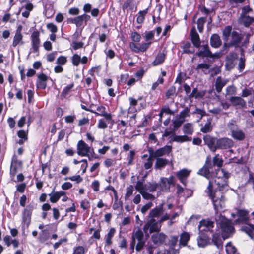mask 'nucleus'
I'll return each instance as SVG.
<instances>
[{"label": "nucleus", "instance_id": "obj_14", "mask_svg": "<svg viewBox=\"0 0 254 254\" xmlns=\"http://www.w3.org/2000/svg\"><path fill=\"white\" fill-rule=\"evenodd\" d=\"M231 41L227 44L225 43V47L235 46L237 47L241 41L242 37L236 31H233L231 33Z\"/></svg>", "mask_w": 254, "mask_h": 254}, {"label": "nucleus", "instance_id": "obj_25", "mask_svg": "<svg viewBox=\"0 0 254 254\" xmlns=\"http://www.w3.org/2000/svg\"><path fill=\"white\" fill-rule=\"evenodd\" d=\"M132 241L136 243V241L143 240L144 234L140 228L135 229L132 234Z\"/></svg>", "mask_w": 254, "mask_h": 254}, {"label": "nucleus", "instance_id": "obj_13", "mask_svg": "<svg viewBox=\"0 0 254 254\" xmlns=\"http://www.w3.org/2000/svg\"><path fill=\"white\" fill-rule=\"evenodd\" d=\"M214 222L209 220H201L198 226V229L200 232L211 231L212 232V228L214 227Z\"/></svg>", "mask_w": 254, "mask_h": 254}, {"label": "nucleus", "instance_id": "obj_52", "mask_svg": "<svg viewBox=\"0 0 254 254\" xmlns=\"http://www.w3.org/2000/svg\"><path fill=\"white\" fill-rule=\"evenodd\" d=\"M190 116V109L188 107H186L183 110H182L179 114L178 117L184 121H185V118L187 117Z\"/></svg>", "mask_w": 254, "mask_h": 254}, {"label": "nucleus", "instance_id": "obj_19", "mask_svg": "<svg viewBox=\"0 0 254 254\" xmlns=\"http://www.w3.org/2000/svg\"><path fill=\"white\" fill-rule=\"evenodd\" d=\"M163 204H161L156 207L155 208L152 209L148 216V219H159L158 218L160 215L163 212Z\"/></svg>", "mask_w": 254, "mask_h": 254}, {"label": "nucleus", "instance_id": "obj_37", "mask_svg": "<svg viewBox=\"0 0 254 254\" xmlns=\"http://www.w3.org/2000/svg\"><path fill=\"white\" fill-rule=\"evenodd\" d=\"M226 83L227 82L223 80L220 77H217L215 82V88L217 92L218 93L220 92Z\"/></svg>", "mask_w": 254, "mask_h": 254}, {"label": "nucleus", "instance_id": "obj_61", "mask_svg": "<svg viewBox=\"0 0 254 254\" xmlns=\"http://www.w3.org/2000/svg\"><path fill=\"white\" fill-rule=\"evenodd\" d=\"M135 249L136 251L139 252L144 247L145 245V241L144 240H141L139 241H136V243Z\"/></svg>", "mask_w": 254, "mask_h": 254}, {"label": "nucleus", "instance_id": "obj_62", "mask_svg": "<svg viewBox=\"0 0 254 254\" xmlns=\"http://www.w3.org/2000/svg\"><path fill=\"white\" fill-rule=\"evenodd\" d=\"M153 206V203L151 202H148L143 205L141 208V212L143 214H145L146 212Z\"/></svg>", "mask_w": 254, "mask_h": 254}, {"label": "nucleus", "instance_id": "obj_20", "mask_svg": "<svg viewBox=\"0 0 254 254\" xmlns=\"http://www.w3.org/2000/svg\"><path fill=\"white\" fill-rule=\"evenodd\" d=\"M217 139L212 138L209 136H206L204 137L205 143L213 152H215L217 149Z\"/></svg>", "mask_w": 254, "mask_h": 254}, {"label": "nucleus", "instance_id": "obj_51", "mask_svg": "<svg viewBox=\"0 0 254 254\" xmlns=\"http://www.w3.org/2000/svg\"><path fill=\"white\" fill-rule=\"evenodd\" d=\"M185 121H184L183 120V119L182 120L181 119H180L178 117L176 119L172 121L173 124V130H174V131L176 130L178 128H179L181 127V126L182 125V124Z\"/></svg>", "mask_w": 254, "mask_h": 254}, {"label": "nucleus", "instance_id": "obj_50", "mask_svg": "<svg viewBox=\"0 0 254 254\" xmlns=\"http://www.w3.org/2000/svg\"><path fill=\"white\" fill-rule=\"evenodd\" d=\"M74 86V84L71 83L65 87L62 90L61 96L65 98L70 92Z\"/></svg>", "mask_w": 254, "mask_h": 254}, {"label": "nucleus", "instance_id": "obj_11", "mask_svg": "<svg viewBox=\"0 0 254 254\" xmlns=\"http://www.w3.org/2000/svg\"><path fill=\"white\" fill-rule=\"evenodd\" d=\"M228 127L231 129L232 132V136L235 139L238 140H243L245 137L244 133L241 130L234 129V121H232L228 125Z\"/></svg>", "mask_w": 254, "mask_h": 254}, {"label": "nucleus", "instance_id": "obj_27", "mask_svg": "<svg viewBox=\"0 0 254 254\" xmlns=\"http://www.w3.org/2000/svg\"><path fill=\"white\" fill-rule=\"evenodd\" d=\"M142 186L145 191L150 192H154L158 187L156 182H149L145 184L142 182Z\"/></svg>", "mask_w": 254, "mask_h": 254}, {"label": "nucleus", "instance_id": "obj_40", "mask_svg": "<svg viewBox=\"0 0 254 254\" xmlns=\"http://www.w3.org/2000/svg\"><path fill=\"white\" fill-rule=\"evenodd\" d=\"M168 160L162 158H158L155 164V168L157 169H161L164 167L168 163Z\"/></svg>", "mask_w": 254, "mask_h": 254}, {"label": "nucleus", "instance_id": "obj_41", "mask_svg": "<svg viewBox=\"0 0 254 254\" xmlns=\"http://www.w3.org/2000/svg\"><path fill=\"white\" fill-rule=\"evenodd\" d=\"M22 39H23V35L22 34L15 33V35L13 37V42H12V46L14 47H15L18 45H22L23 44Z\"/></svg>", "mask_w": 254, "mask_h": 254}, {"label": "nucleus", "instance_id": "obj_15", "mask_svg": "<svg viewBox=\"0 0 254 254\" xmlns=\"http://www.w3.org/2000/svg\"><path fill=\"white\" fill-rule=\"evenodd\" d=\"M237 58V54L234 52L230 53L226 57L225 66L228 70H231L234 67Z\"/></svg>", "mask_w": 254, "mask_h": 254}, {"label": "nucleus", "instance_id": "obj_36", "mask_svg": "<svg viewBox=\"0 0 254 254\" xmlns=\"http://www.w3.org/2000/svg\"><path fill=\"white\" fill-rule=\"evenodd\" d=\"M190 239V235L188 232H183L180 235V245L183 246H186Z\"/></svg>", "mask_w": 254, "mask_h": 254}, {"label": "nucleus", "instance_id": "obj_21", "mask_svg": "<svg viewBox=\"0 0 254 254\" xmlns=\"http://www.w3.org/2000/svg\"><path fill=\"white\" fill-rule=\"evenodd\" d=\"M230 101L233 106L237 107V108H244L246 105L245 101L240 97H231Z\"/></svg>", "mask_w": 254, "mask_h": 254}, {"label": "nucleus", "instance_id": "obj_9", "mask_svg": "<svg viewBox=\"0 0 254 254\" xmlns=\"http://www.w3.org/2000/svg\"><path fill=\"white\" fill-rule=\"evenodd\" d=\"M134 188L136 190H137L140 193V194L142 195L143 198L144 199L150 200H153L155 199V197L153 195L144 190V189L143 188L142 182L138 181L136 182Z\"/></svg>", "mask_w": 254, "mask_h": 254}, {"label": "nucleus", "instance_id": "obj_22", "mask_svg": "<svg viewBox=\"0 0 254 254\" xmlns=\"http://www.w3.org/2000/svg\"><path fill=\"white\" fill-rule=\"evenodd\" d=\"M48 77L43 73L40 74L38 76L36 86L38 88L45 89L47 86Z\"/></svg>", "mask_w": 254, "mask_h": 254}, {"label": "nucleus", "instance_id": "obj_35", "mask_svg": "<svg viewBox=\"0 0 254 254\" xmlns=\"http://www.w3.org/2000/svg\"><path fill=\"white\" fill-rule=\"evenodd\" d=\"M249 212L245 210L239 209L237 211V215L239 217V220L246 222L248 219Z\"/></svg>", "mask_w": 254, "mask_h": 254}, {"label": "nucleus", "instance_id": "obj_63", "mask_svg": "<svg viewBox=\"0 0 254 254\" xmlns=\"http://www.w3.org/2000/svg\"><path fill=\"white\" fill-rule=\"evenodd\" d=\"M72 254H85V249L82 246H78L74 248Z\"/></svg>", "mask_w": 254, "mask_h": 254}, {"label": "nucleus", "instance_id": "obj_44", "mask_svg": "<svg viewBox=\"0 0 254 254\" xmlns=\"http://www.w3.org/2000/svg\"><path fill=\"white\" fill-rule=\"evenodd\" d=\"M212 242L218 248L222 247V241L219 234L216 233L213 235Z\"/></svg>", "mask_w": 254, "mask_h": 254}, {"label": "nucleus", "instance_id": "obj_24", "mask_svg": "<svg viewBox=\"0 0 254 254\" xmlns=\"http://www.w3.org/2000/svg\"><path fill=\"white\" fill-rule=\"evenodd\" d=\"M65 194V192L64 191L55 192L54 190H53L52 192L49 194V196H50V200L52 203H56L59 200L61 196H64Z\"/></svg>", "mask_w": 254, "mask_h": 254}, {"label": "nucleus", "instance_id": "obj_53", "mask_svg": "<svg viewBox=\"0 0 254 254\" xmlns=\"http://www.w3.org/2000/svg\"><path fill=\"white\" fill-rule=\"evenodd\" d=\"M71 21L72 23L75 24L77 27H80L83 24V19L81 15L72 19Z\"/></svg>", "mask_w": 254, "mask_h": 254}, {"label": "nucleus", "instance_id": "obj_31", "mask_svg": "<svg viewBox=\"0 0 254 254\" xmlns=\"http://www.w3.org/2000/svg\"><path fill=\"white\" fill-rule=\"evenodd\" d=\"M211 67V65L206 63H201L197 65L196 67V70L198 72L201 71L205 74H207L209 73V69Z\"/></svg>", "mask_w": 254, "mask_h": 254}, {"label": "nucleus", "instance_id": "obj_7", "mask_svg": "<svg viewBox=\"0 0 254 254\" xmlns=\"http://www.w3.org/2000/svg\"><path fill=\"white\" fill-rule=\"evenodd\" d=\"M96 110L97 112L93 110H90V112L98 116L104 117L108 123H110L112 125L113 124L112 115L111 113L106 112L105 107L103 106H98Z\"/></svg>", "mask_w": 254, "mask_h": 254}, {"label": "nucleus", "instance_id": "obj_55", "mask_svg": "<svg viewBox=\"0 0 254 254\" xmlns=\"http://www.w3.org/2000/svg\"><path fill=\"white\" fill-rule=\"evenodd\" d=\"M80 60L81 57L79 55L77 54H74L71 58L72 63L73 65L76 66H78L79 64L80 63Z\"/></svg>", "mask_w": 254, "mask_h": 254}, {"label": "nucleus", "instance_id": "obj_26", "mask_svg": "<svg viewBox=\"0 0 254 254\" xmlns=\"http://www.w3.org/2000/svg\"><path fill=\"white\" fill-rule=\"evenodd\" d=\"M198 57H209L211 56V52L209 49L207 44L203 45L201 46V49L196 53Z\"/></svg>", "mask_w": 254, "mask_h": 254}, {"label": "nucleus", "instance_id": "obj_64", "mask_svg": "<svg viewBox=\"0 0 254 254\" xmlns=\"http://www.w3.org/2000/svg\"><path fill=\"white\" fill-rule=\"evenodd\" d=\"M107 123L103 119H100L98 121L97 127L99 129H105L107 127Z\"/></svg>", "mask_w": 254, "mask_h": 254}, {"label": "nucleus", "instance_id": "obj_33", "mask_svg": "<svg viewBox=\"0 0 254 254\" xmlns=\"http://www.w3.org/2000/svg\"><path fill=\"white\" fill-rule=\"evenodd\" d=\"M116 231L114 228H111L105 236V241L107 245L110 246L112 244V239L116 233Z\"/></svg>", "mask_w": 254, "mask_h": 254}, {"label": "nucleus", "instance_id": "obj_43", "mask_svg": "<svg viewBox=\"0 0 254 254\" xmlns=\"http://www.w3.org/2000/svg\"><path fill=\"white\" fill-rule=\"evenodd\" d=\"M212 119H208L207 122L201 128V131L203 133H207L211 131L212 126L211 125Z\"/></svg>", "mask_w": 254, "mask_h": 254}, {"label": "nucleus", "instance_id": "obj_48", "mask_svg": "<svg viewBox=\"0 0 254 254\" xmlns=\"http://www.w3.org/2000/svg\"><path fill=\"white\" fill-rule=\"evenodd\" d=\"M148 9H145L142 11H140L138 12V16L137 17V22L139 24L143 23L145 19V16L147 13Z\"/></svg>", "mask_w": 254, "mask_h": 254}, {"label": "nucleus", "instance_id": "obj_5", "mask_svg": "<svg viewBox=\"0 0 254 254\" xmlns=\"http://www.w3.org/2000/svg\"><path fill=\"white\" fill-rule=\"evenodd\" d=\"M213 165H214V166L216 165L218 167V168L216 170V171L215 172H212V165L211 164H207V162L202 168H203L204 166H206L207 168L209 169L210 173L211 174H212V178L213 179L215 178L217 180V177H216V173L217 172L218 170H219V169L221 170V169H220L219 168L222 166L223 160L221 158L219 157V156L218 154H217L213 158ZM221 170H223V169H221ZM223 170L225 172L229 174L228 172H226L224 169H223ZM229 175H230V174H229Z\"/></svg>", "mask_w": 254, "mask_h": 254}, {"label": "nucleus", "instance_id": "obj_58", "mask_svg": "<svg viewBox=\"0 0 254 254\" xmlns=\"http://www.w3.org/2000/svg\"><path fill=\"white\" fill-rule=\"evenodd\" d=\"M151 43V42H148L139 44V52H144L146 51Z\"/></svg>", "mask_w": 254, "mask_h": 254}, {"label": "nucleus", "instance_id": "obj_38", "mask_svg": "<svg viewBox=\"0 0 254 254\" xmlns=\"http://www.w3.org/2000/svg\"><path fill=\"white\" fill-rule=\"evenodd\" d=\"M242 230L248 234L252 239L254 238V226L248 224L242 227Z\"/></svg>", "mask_w": 254, "mask_h": 254}, {"label": "nucleus", "instance_id": "obj_28", "mask_svg": "<svg viewBox=\"0 0 254 254\" xmlns=\"http://www.w3.org/2000/svg\"><path fill=\"white\" fill-rule=\"evenodd\" d=\"M166 239V236L163 233H157L152 236V240L155 244L163 243Z\"/></svg>", "mask_w": 254, "mask_h": 254}, {"label": "nucleus", "instance_id": "obj_3", "mask_svg": "<svg viewBox=\"0 0 254 254\" xmlns=\"http://www.w3.org/2000/svg\"><path fill=\"white\" fill-rule=\"evenodd\" d=\"M161 226V224L159 219H148L147 222L143 227V231L145 233L158 232L160 230Z\"/></svg>", "mask_w": 254, "mask_h": 254}, {"label": "nucleus", "instance_id": "obj_42", "mask_svg": "<svg viewBox=\"0 0 254 254\" xmlns=\"http://www.w3.org/2000/svg\"><path fill=\"white\" fill-rule=\"evenodd\" d=\"M209 242V239L208 237L203 235L200 236L197 239L198 245L201 247H204L208 245Z\"/></svg>", "mask_w": 254, "mask_h": 254}, {"label": "nucleus", "instance_id": "obj_57", "mask_svg": "<svg viewBox=\"0 0 254 254\" xmlns=\"http://www.w3.org/2000/svg\"><path fill=\"white\" fill-rule=\"evenodd\" d=\"M176 93V88L174 86L170 87L166 93L167 98H171L173 97Z\"/></svg>", "mask_w": 254, "mask_h": 254}, {"label": "nucleus", "instance_id": "obj_29", "mask_svg": "<svg viewBox=\"0 0 254 254\" xmlns=\"http://www.w3.org/2000/svg\"><path fill=\"white\" fill-rule=\"evenodd\" d=\"M181 48L183 50L184 53H193L194 49L191 47L190 43L189 41H185L181 43Z\"/></svg>", "mask_w": 254, "mask_h": 254}, {"label": "nucleus", "instance_id": "obj_39", "mask_svg": "<svg viewBox=\"0 0 254 254\" xmlns=\"http://www.w3.org/2000/svg\"><path fill=\"white\" fill-rule=\"evenodd\" d=\"M165 57L166 54L164 53L159 52L152 63L153 65L156 66L162 64L164 61Z\"/></svg>", "mask_w": 254, "mask_h": 254}, {"label": "nucleus", "instance_id": "obj_2", "mask_svg": "<svg viewBox=\"0 0 254 254\" xmlns=\"http://www.w3.org/2000/svg\"><path fill=\"white\" fill-rule=\"evenodd\" d=\"M216 221L221 229L223 237L224 239L227 238L234 230L231 221L221 214L216 218Z\"/></svg>", "mask_w": 254, "mask_h": 254}, {"label": "nucleus", "instance_id": "obj_1", "mask_svg": "<svg viewBox=\"0 0 254 254\" xmlns=\"http://www.w3.org/2000/svg\"><path fill=\"white\" fill-rule=\"evenodd\" d=\"M198 174L209 180L207 191L212 201L216 213H217L225 206V199L220 188L227 185V179L229 177V175L223 170L219 169L216 173L217 180L215 178L213 179L212 174L210 173L209 169L207 168L206 166L199 169Z\"/></svg>", "mask_w": 254, "mask_h": 254}, {"label": "nucleus", "instance_id": "obj_23", "mask_svg": "<svg viewBox=\"0 0 254 254\" xmlns=\"http://www.w3.org/2000/svg\"><path fill=\"white\" fill-rule=\"evenodd\" d=\"M190 35L191 40L193 45L196 48H199L200 46V40L199 36L194 27L191 30Z\"/></svg>", "mask_w": 254, "mask_h": 254}, {"label": "nucleus", "instance_id": "obj_17", "mask_svg": "<svg viewBox=\"0 0 254 254\" xmlns=\"http://www.w3.org/2000/svg\"><path fill=\"white\" fill-rule=\"evenodd\" d=\"M191 170H189L187 169H183L176 173V175L180 182L186 185V178L189 176Z\"/></svg>", "mask_w": 254, "mask_h": 254}, {"label": "nucleus", "instance_id": "obj_56", "mask_svg": "<svg viewBox=\"0 0 254 254\" xmlns=\"http://www.w3.org/2000/svg\"><path fill=\"white\" fill-rule=\"evenodd\" d=\"M205 21V18L203 17H200L197 20V28L200 32H202L203 31V26Z\"/></svg>", "mask_w": 254, "mask_h": 254}, {"label": "nucleus", "instance_id": "obj_8", "mask_svg": "<svg viewBox=\"0 0 254 254\" xmlns=\"http://www.w3.org/2000/svg\"><path fill=\"white\" fill-rule=\"evenodd\" d=\"M33 210V206L28 205L24 209L22 212V223L27 227L31 223V215Z\"/></svg>", "mask_w": 254, "mask_h": 254}, {"label": "nucleus", "instance_id": "obj_6", "mask_svg": "<svg viewBox=\"0 0 254 254\" xmlns=\"http://www.w3.org/2000/svg\"><path fill=\"white\" fill-rule=\"evenodd\" d=\"M175 184V178L171 176L169 178L162 177L159 184L160 190L162 191H169L171 185Z\"/></svg>", "mask_w": 254, "mask_h": 254}, {"label": "nucleus", "instance_id": "obj_32", "mask_svg": "<svg viewBox=\"0 0 254 254\" xmlns=\"http://www.w3.org/2000/svg\"><path fill=\"white\" fill-rule=\"evenodd\" d=\"M182 130L185 134L191 135L194 132L193 124L190 123L185 124L183 126Z\"/></svg>", "mask_w": 254, "mask_h": 254}, {"label": "nucleus", "instance_id": "obj_54", "mask_svg": "<svg viewBox=\"0 0 254 254\" xmlns=\"http://www.w3.org/2000/svg\"><path fill=\"white\" fill-rule=\"evenodd\" d=\"M203 96H204V93H202L201 92L198 91V90L196 88H194L193 89L192 92L189 95V97L190 98L195 97V98H202V97H203Z\"/></svg>", "mask_w": 254, "mask_h": 254}, {"label": "nucleus", "instance_id": "obj_18", "mask_svg": "<svg viewBox=\"0 0 254 254\" xmlns=\"http://www.w3.org/2000/svg\"><path fill=\"white\" fill-rule=\"evenodd\" d=\"M21 166V162L20 161H18L16 157L14 156L12 157L11 163V167L10 170V175L12 177H14L16 173L17 172V170Z\"/></svg>", "mask_w": 254, "mask_h": 254}, {"label": "nucleus", "instance_id": "obj_12", "mask_svg": "<svg viewBox=\"0 0 254 254\" xmlns=\"http://www.w3.org/2000/svg\"><path fill=\"white\" fill-rule=\"evenodd\" d=\"M217 149H226L232 147L234 142L231 139L222 138L217 140Z\"/></svg>", "mask_w": 254, "mask_h": 254}, {"label": "nucleus", "instance_id": "obj_30", "mask_svg": "<svg viewBox=\"0 0 254 254\" xmlns=\"http://www.w3.org/2000/svg\"><path fill=\"white\" fill-rule=\"evenodd\" d=\"M211 46L214 48H218L221 44V40L218 35L213 34L210 38Z\"/></svg>", "mask_w": 254, "mask_h": 254}, {"label": "nucleus", "instance_id": "obj_10", "mask_svg": "<svg viewBox=\"0 0 254 254\" xmlns=\"http://www.w3.org/2000/svg\"><path fill=\"white\" fill-rule=\"evenodd\" d=\"M40 33L38 31H34L31 36L32 50L33 52H38L40 45Z\"/></svg>", "mask_w": 254, "mask_h": 254}, {"label": "nucleus", "instance_id": "obj_46", "mask_svg": "<svg viewBox=\"0 0 254 254\" xmlns=\"http://www.w3.org/2000/svg\"><path fill=\"white\" fill-rule=\"evenodd\" d=\"M226 251L227 254H239L236 248L231 243H228L226 245Z\"/></svg>", "mask_w": 254, "mask_h": 254}, {"label": "nucleus", "instance_id": "obj_45", "mask_svg": "<svg viewBox=\"0 0 254 254\" xmlns=\"http://www.w3.org/2000/svg\"><path fill=\"white\" fill-rule=\"evenodd\" d=\"M232 28L230 26H228L225 28L223 31V39L228 42L229 40V37L231 36V32Z\"/></svg>", "mask_w": 254, "mask_h": 254}, {"label": "nucleus", "instance_id": "obj_4", "mask_svg": "<svg viewBox=\"0 0 254 254\" xmlns=\"http://www.w3.org/2000/svg\"><path fill=\"white\" fill-rule=\"evenodd\" d=\"M88 153H94V149L84 141L79 140L77 144V153L79 156L84 157L88 155Z\"/></svg>", "mask_w": 254, "mask_h": 254}, {"label": "nucleus", "instance_id": "obj_60", "mask_svg": "<svg viewBox=\"0 0 254 254\" xmlns=\"http://www.w3.org/2000/svg\"><path fill=\"white\" fill-rule=\"evenodd\" d=\"M243 21L244 25L246 27H248L251 24L254 22V18L249 16H246L244 17Z\"/></svg>", "mask_w": 254, "mask_h": 254}, {"label": "nucleus", "instance_id": "obj_47", "mask_svg": "<svg viewBox=\"0 0 254 254\" xmlns=\"http://www.w3.org/2000/svg\"><path fill=\"white\" fill-rule=\"evenodd\" d=\"M133 187L132 185H130L126 189V193L125 195L124 198L126 201L129 200L130 197L132 195L133 193Z\"/></svg>", "mask_w": 254, "mask_h": 254}, {"label": "nucleus", "instance_id": "obj_49", "mask_svg": "<svg viewBox=\"0 0 254 254\" xmlns=\"http://www.w3.org/2000/svg\"><path fill=\"white\" fill-rule=\"evenodd\" d=\"M246 58L243 53H241V57L239 59L238 69L241 72L245 68Z\"/></svg>", "mask_w": 254, "mask_h": 254}, {"label": "nucleus", "instance_id": "obj_34", "mask_svg": "<svg viewBox=\"0 0 254 254\" xmlns=\"http://www.w3.org/2000/svg\"><path fill=\"white\" fill-rule=\"evenodd\" d=\"M172 140L179 143L190 141L191 138L188 137L186 134L184 135H174L172 138Z\"/></svg>", "mask_w": 254, "mask_h": 254}, {"label": "nucleus", "instance_id": "obj_59", "mask_svg": "<svg viewBox=\"0 0 254 254\" xmlns=\"http://www.w3.org/2000/svg\"><path fill=\"white\" fill-rule=\"evenodd\" d=\"M130 37L134 42H138L140 41L141 35L136 31H133L131 33Z\"/></svg>", "mask_w": 254, "mask_h": 254}, {"label": "nucleus", "instance_id": "obj_16", "mask_svg": "<svg viewBox=\"0 0 254 254\" xmlns=\"http://www.w3.org/2000/svg\"><path fill=\"white\" fill-rule=\"evenodd\" d=\"M172 150L171 146L166 145L154 152L151 156L153 158H158L165 155H168Z\"/></svg>", "mask_w": 254, "mask_h": 254}]
</instances>
